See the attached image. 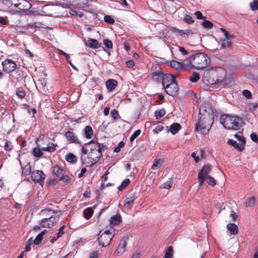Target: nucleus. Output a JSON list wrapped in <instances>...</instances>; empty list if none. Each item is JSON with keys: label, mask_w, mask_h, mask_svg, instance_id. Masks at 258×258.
<instances>
[{"label": "nucleus", "mask_w": 258, "mask_h": 258, "mask_svg": "<svg viewBox=\"0 0 258 258\" xmlns=\"http://www.w3.org/2000/svg\"><path fill=\"white\" fill-rule=\"evenodd\" d=\"M104 145L94 139L82 145L81 160L83 164L93 166L99 161L102 155Z\"/></svg>", "instance_id": "obj_1"}, {"label": "nucleus", "mask_w": 258, "mask_h": 258, "mask_svg": "<svg viewBox=\"0 0 258 258\" xmlns=\"http://www.w3.org/2000/svg\"><path fill=\"white\" fill-rule=\"evenodd\" d=\"M214 122V115L211 113H199L198 120L195 124V130L207 134Z\"/></svg>", "instance_id": "obj_2"}, {"label": "nucleus", "mask_w": 258, "mask_h": 258, "mask_svg": "<svg viewBox=\"0 0 258 258\" xmlns=\"http://www.w3.org/2000/svg\"><path fill=\"white\" fill-rule=\"evenodd\" d=\"M187 59L189 69L192 68L203 69L210 62V58L205 53L201 52L190 55Z\"/></svg>", "instance_id": "obj_3"}, {"label": "nucleus", "mask_w": 258, "mask_h": 258, "mask_svg": "<svg viewBox=\"0 0 258 258\" xmlns=\"http://www.w3.org/2000/svg\"><path fill=\"white\" fill-rule=\"evenodd\" d=\"M220 121L223 127L228 130H237L240 126L241 119L236 116L222 115L220 116Z\"/></svg>", "instance_id": "obj_4"}, {"label": "nucleus", "mask_w": 258, "mask_h": 258, "mask_svg": "<svg viewBox=\"0 0 258 258\" xmlns=\"http://www.w3.org/2000/svg\"><path fill=\"white\" fill-rule=\"evenodd\" d=\"M114 231L106 230L100 235L98 238V243L102 247H106L109 245L112 238L114 236Z\"/></svg>", "instance_id": "obj_5"}, {"label": "nucleus", "mask_w": 258, "mask_h": 258, "mask_svg": "<svg viewBox=\"0 0 258 258\" xmlns=\"http://www.w3.org/2000/svg\"><path fill=\"white\" fill-rule=\"evenodd\" d=\"M180 61H178L175 60H172L170 62V67L172 68L176 69H179L181 70H187L189 69V63H188V60L186 59H181Z\"/></svg>", "instance_id": "obj_6"}, {"label": "nucleus", "mask_w": 258, "mask_h": 258, "mask_svg": "<svg viewBox=\"0 0 258 258\" xmlns=\"http://www.w3.org/2000/svg\"><path fill=\"white\" fill-rule=\"evenodd\" d=\"M52 172L60 180L66 182L70 180V177L64 174V171L58 165H55L52 168Z\"/></svg>", "instance_id": "obj_7"}, {"label": "nucleus", "mask_w": 258, "mask_h": 258, "mask_svg": "<svg viewBox=\"0 0 258 258\" xmlns=\"http://www.w3.org/2000/svg\"><path fill=\"white\" fill-rule=\"evenodd\" d=\"M32 180L34 182H37L42 185L45 178V175L42 171L35 170H33L31 175Z\"/></svg>", "instance_id": "obj_8"}, {"label": "nucleus", "mask_w": 258, "mask_h": 258, "mask_svg": "<svg viewBox=\"0 0 258 258\" xmlns=\"http://www.w3.org/2000/svg\"><path fill=\"white\" fill-rule=\"evenodd\" d=\"M165 92L170 96L175 95L178 90V87L176 81L171 82V83L167 84L164 87Z\"/></svg>", "instance_id": "obj_9"}, {"label": "nucleus", "mask_w": 258, "mask_h": 258, "mask_svg": "<svg viewBox=\"0 0 258 258\" xmlns=\"http://www.w3.org/2000/svg\"><path fill=\"white\" fill-rule=\"evenodd\" d=\"M53 215H51L49 217H46L51 227H52L58 221L59 217L62 215L61 211L57 210H52Z\"/></svg>", "instance_id": "obj_10"}, {"label": "nucleus", "mask_w": 258, "mask_h": 258, "mask_svg": "<svg viewBox=\"0 0 258 258\" xmlns=\"http://www.w3.org/2000/svg\"><path fill=\"white\" fill-rule=\"evenodd\" d=\"M3 70L8 73L15 71L17 66L15 62L10 59H6L2 62Z\"/></svg>", "instance_id": "obj_11"}, {"label": "nucleus", "mask_w": 258, "mask_h": 258, "mask_svg": "<svg viewBox=\"0 0 258 258\" xmlns=\"http://www.w3.org/2000/svg\"><path fill=\"white\" fill-rule=\"evenodd\" d=\"M67 141L70 143H75L82 146V142L79 140L76 134L73 132L68 131L64 134Z\"/></svg>", "instance_id": "obj_12"}, {"label": "nucleus", "mask_w": 258, "mask_h": 258, "mask_svg": "<svg viewBox=\"0 0 258 258\" xmlns=\"http://www.w3.org/2000/svg\"><path fill=\"white\" fill-rule=\"evenodd\" d=\"M127 238L122 239L120 240V243L117 247L116 251L114 252V255L119 256L121 255L125 251V248L126 246Z\"/></svg>", "instance_id": "obj_13"}, {"label": "nucleus", "mask_w": 258, "mask_h": 258, "mask_svg": "<svg viewBox=\"0 0 258 258\" xmlns=\"http://www.w3.org/2000/svg\"><path fill=\"white\" fill-rule=\"evenodd\" d=\"M31 8V4L26 0H19L16 7L19 10L22 11L28 10Z\"/></svg>", "instance_id": "obj_14"}, {"label": "nucleus", "mask_w": 258, "mask_h": 258, "mask_svg": "<svg viewBox=\"0 0 258 258\" xmlns=\"http://www.w3.org/2000/svg\"><path fill=\"white\" fill-rule=\"evenodd\" d=\"M212 169V165L208 163L203 166L202 169L199 172V173H201V175H202L203 176L207 177L209 176L208 174L211 171Z\"/></svg>", "instance_id": "obj_15"}, {"label": "nucleus", "mask_w": 258, "mask_h": 258, "mask_svg": "<svg viewBox=\"0 0 258 258\" xmlns=\"http://www.w3.org/2000/svg\"><path fill=\"white\" fill-rule=\"evenodd\" d=\"M175 81V77L174 75L166 74L164 75L162 78V85L163 87L167 84L171 83V82Z\"/></svg>", "instance_id": "obj_16"}, {"label": "nucleus", "mask_w": 258, "mask_h": 258, "mask_svg": "<svg viewBox=\"0 0 258 258\" xmlns=\"http://www.w3.org/2000/svg\"><path fill=\"white\" fill-rule=\"evenodd\" d=\"M117 85V82L113 79H109L106 82V86L107 90L109 91H112L115 89Z\"/></svg>", "instance_id": "obj_17"}, {"label": "nucleus", "mask_w": 258, "mask_h": 258, "mask_svg": "<svg viewBox=\"0 0 258 258\" xmlns=\"http://www.w3.org/2000/svg\"><path fill=\"white\" fill-rule=\"evenodd\" d=\"M227 143L229 145L234 147L236 149L239 151H243L244 148L243 145L241 143H237L235 140L232 139H229Z\"/></svg>", "instance_id": "obj_18"}, {"label": "nucleus", "mask_w": 258, "mask_h": 258, "mask_svg": "<svg viewBox=\"0 0 258 258\" xmlns=\"http://www.w3.org/2000/svg\"><path fill=\"white\" fill-rule=\"evenodd\" d=\"M86 45L92 48H98L100 47L101 44L98 42L96 39L89 38L88 43Z\"/></svg>", "instance_id": "obj_19"}, {"label": "nucleus", "mask_w": 258, "mask_h": 258, "mask_svg": "<svg viewBox=\"0 0 258 258\" xmlns=\"http://www.w3.org/2000/svg\"><path fill=\"white\" fill-rule=\"evenodd\" d=\"M93 135V131L90 125L85 126L84 130V136L88 139H90Z\"/></svg>", "instance_id": "obj_20"}, {"label": "nucleus", "mask_w": 258, "mask_h": 258, "mask_svg": "<svg viewBox=\"0 0 258 258\" xmlns=\"http://www.w3.org/2000/svg\"><path fill=\"white\" fill-rule=\"evenodd\" d=\"M181 128L178 123H173L170 126L169 131L172 135H175Z\"/></svg>", "instance_id": "obj_21"}, {"label": "nucleus", "mask_w": 258, "mask_h": 258, "mask_svg": "<svg viewBox=\"0 0 258 258\" xmlns=\"http://www.w3.org/2000/svg\"><path fill=\"white\" fill-rule=\"evenodd\" d=\"M204 112V113H211L212 112V106L209 103H204L200 109V112Z\"/></svg>", "instance_id": "obj_22"}, {"label": "nucleus", "mask_w": 258, "mask_h": 258, "mask_svg": "<svg viewBox=\"0 0 258 258\" xmlns=\"http://www.w3.org/2000/svg\"><path fill=\"white\" fill-rule=\"evenodd\" d=\"M22 173L23 176L26 178L30 174H31V168L29 163L27 164L25 166L22 167Z\"/></svg>", "instance_id": "obj_23"}, {"label": "nucleus", "mask_w": 258, "mask_h": 258, "mask_svg": "<svg viewBox=\"0 0 258 258\" xmlns=\"http://www.w3.org/2000/svg\"><path fill=\"white\" fill-rule=\"evenodd\" d=\"M18 1L19 0H3V3L7 8H10L13 6L16 8Z\"/></svg>", "instance_id": "obj_24"}, {"label": "nucleus", "mask_w": 258, "mask_h": 258, "mask_svg": "<svg viewBox=\"0 0 258 258\" xmlns=\"http://www.w3.org/2000/svg\"><path fill=\"white\" fill-rule=\"evenodd\" d=\"M227 229L232 234H237L238 232V226L233 223H229L227 225Z\"/></svg>", "instance_id": "obj_25"}, {"label": "nucleus", "mask_w": 258, "mask_h": 258, "mask_svg": "<svg viewBox=\"0 0 258 258\" xmlns=\"http://www.w3.org/2000/svg\"><path fill=\"white\" fill-rule=\"evenodd\" d=\"M121 221V217L120 215L113 216L110 218V223L111 225L114 226L119 224Z\"/></svg>", "instance_id": "obj_26"}, {"label": "nucleus", "mask_w": 258, "mask_h": 258, "mask_svg": "<svg viewBox=\"0 0 258 258\" xmlns=\"http://www.w3.org/2000/svg\"><path fill=\"white\" fill-rule=\"evenodd\" d=\"M179 34L184 38H188L192 35L193 33L190 29L179 30L178 31Z\"/></svg>", "instance_id": "obj_27"}, {"label": "nucleus", "mask_w": 258, "mask_h": 258, "mask_svg": "<svg viewBox=\"0 0 258 258\" xmlns=\"http://www.w3.org/2000/svg\"><path fill=\"white\" fill-rule=\"evenodd\" d=\"M46 232V230H44L39 233L35 237V239L33 240V242L35 244L38 245L42 241L43 236Z\"/></svg>", "instance_id": "obj_28"}, {"label": "nucleus", "mask_w": 258, "mask_h": 258, "mask_svg": "<svg viewBox=\"0 0 258 258\" xmlns=\"http://www.w3.org/2000/svg\"><path fill=\"white\" fill-rule=\"evenodd\" d=\"M163 162V160L160 158H156L154 161V163L152 166V169L156 170L160 167L162 164Z\"/></svg>", "instance_id": "obj_29"}, {"label": "nucleus", "mask_w": 258, "mask_h": 258, "mask_svg": "<svg viewBox=\"0 0 258 258\" xmlns=\"http://www.w3.org/2000/svg\"><path fill=\"white\" fill-rule=\"evenodd\" d=\"M41 149H40V147H36L34 148H33L32 151V155L35 157L37 158L40 157L42 154L43 153L42 152Z\"/></svg>", "instance_id": "obj_30"}, {"label": "nucleus", "mask_w": 258, "mask_h": 258, "mask_svg": "<svg viewBox=\"0 0 258 258\" xmlns=\"http://www.w3.org/2000/svg\"><path fill=\"white\" fill-rule=\"evenodd\" d=\"M66 160L71 163H75L77 161V158L73 153H69L66 156Z\"/></svg>", "instance_id": "obj_31"}, {"label": "nucleus", "mask_w": 258, "mask_h": 258, "mask_svg": "<svg viewBox=\"0 0 258 258\" xmlns=\"http://www.w3.org/2000/svg\"><path fill=\"white\" fill-rule=\"evenodd\" d=\"M52 210L55 209L47 206V207L45 209L41 210V215L44 216H47L48 217H49L51 215H53Z\"/></svg>", "instance_id": "obj_32"}, {"label": "nucleus", "mask_w": 258, "mask_h": 258, "mask_svg": "<svg viewBox=\"0 0 258 258\" xmlns=\"http://www.w3.org/2000/svg\"><path fill=\"white\" fill-rule=\"evenodd\" d=\"M255 201L254 197L252 196L248 198L244 204L245 207H250L253 206Z\"/></svg>", "instance_id": "obj_33"}, {"label": "nucleus", "mask_w": 258, "mask_h": 258, "mask_svg": "<svg viewBox=\"0 0 258 258\" xmlns=\"http://www.w3.org/2000/svg\"><path fill=\"white\" fill-rule=\"evenodd\" d=\"M41 150L42 151L51 152H53L55 150V148L54 147L53 143H49L46 147H42Z\"/></svg>", "instance_id": "obj_34"}, {"label": "nucleus", "mask_w": 258, "mask_h": 258, "mask_svg": "<svg viewBox=\"0 0 258 258\" xmlns=\"http://www.w3.org/2000/svg\"><path fill=\"white\" fill-rule=\"evenodd\" d=\"M201 25L206 29H210L213 28V23L209 20H204L201 23Z\"/></svg>", "instance_id": "obj_35"}, {"label": "nucleus", "mask_w": 258, "mask_h": 258, "mask_svg": "<svg viewBox=\"0 0 258 258\" xmlns=\"http://www.w3.org/2000/svg\"><path fill=\"white\" fill-rule=\"evenodd\" d=\"M235 138L241 142V144L244 145L246 143V141L244 137L242 135V133L241 132H237L235 134Z\"/></svg>", "instance_id": "obj_36"}, {"label": "nucleus", "mask_w": 258, "mask_h": 258, "mask_svg": "<svg viewBox=\"0 0 258 258\" xmlns=\"http://www.w3.org/2000/svg\"><path fill=\"white\" fill-rule=\"evenodd\" d=\"M16 95L20 99H23L26 96V92L23 88H18L16 90Z\"/></svg>", "instance_id": "obj_37"}, {"label": "nucleus", "mask_w": 258, "mask_h": 258, "mask_svg": "<svg viewBox=\"0 0 258 258\" xmlns=\"http://www.w3.org/2000/svg\"><path fill=\"white\" fill-rule=\"evenodd\" d=\"M93 214V210L91 208H88L84 211V217L87 219H89L91 217H92Z\"/></svg>", "instance_id": "obj_38"}, {"label": "nucleus", "mask_w": 258, "mask_h": 258, "mask_svg": "<svg viewBox=\"0 0 258 258\" xmlns=\"http://www.w3.org/2000/svg\"><path fill=\"white\" fill-rule=\"evenodd\" d=\"M165 114V110L164 109V108H162L160 110H157L155 112V116L156 117V118L157 119H158L163 116H164Z\"/></svg>", "instance_id": "obj_39"}, {"label": "nucleus", "mask_w": 258, "mask_h": 258, "mask_svg": "<svg viewBox=\"0 0 258 258\" xmlns=\"http://www.w3.org/2000/svg\"><path fill=\"white\" fill-rule=\"evenodd\" d=\"M173 248L171 246H168L165 251L164 258H172L173 256Z\"/></svg>", "instance_id": "obj_40"}, {"label": "nucleus", "mask_w": 258, "mask_h": 258, "mask_svg": "<svg viewBox=\"0 0 258 258\" xmlns=\"http://www.w3.org/2000/svg\"><path fill=\"white\" fill-rule=\"evenodd\" d=\"M189 79L191 82L196 83L200 79V75L198 73L194 72Z\"/></svg>", "instance_id": "obj_41"}, {"label": "nucleus", "mask_w": 258, "mask_h": 258, "mask_svg": "<svg viewBox=\"0 0 258 258\" xmlns=\"http://www.w3.org/2000/svg\"><path fill=\"white\" fill-rule=\"evenodd\" d=\"M128 183H129V179H126L124 180L122 182L121 184L117 187L118 189L120 191L123 190L127 186V185L128 184Z\"/></svg>", "instance_id": "obj_42"}, {"label": "nucleus", "mask_w": 258, "mask_h": 258, "mask_svg": "<svg viewBox=\"0 0 258 258\" xmlns=\"http://www.w3.org/2000/svg\"><path fill=\"white\" fill-rule=\"evenodd\" d=\"M141 133V131L140 129L136 130L134 133L130 136V142H133L135 139H136Z\"/></svg>", "instance_id": "obj_43"}, {"label": "nucleus", "mask_w": 258, "mask_h": 258, "mask_svg": "<svg viewBox=\"0 0 258 258\" xmlns=\"http://www.w3.org/2000/svg\"><path fill=\"white\" fill-rule=\"evenodd\" d=\"M50 224H49V222H48L46 218H44L41 220V221L40 222V226L42 227H46V228H51Z\"/></svg>", "instance_id": "obj_44"}, {"label": "nucleus", "mask_w": 258, "mask_h": 258, "mask_svg": "<svg viewBox=\"0 0 258 258\" xmlns=\"http://www.w3.org/2000/svg\"><path fill=\"white\" fill-rule=\"evenodd\" d=\"M33 242V237L30 238L28 241H27L26 247H25V251H29L31 250V245Z\"/></svg>", "instance_id": "obj_45"}, {"label": "nucleus", "mask_w": 258, "mask_h": 258, "mask_svg": "<svg viewBox=\"0 0 258 258\" xmlns=\"http://www.w3.org/2000/svg\"><path fill=\"white\" fill-rule=\"evenodd\" d=\"M250 8L252 11H256L258 10V0H253L250 4Z\"/></svg>", "instance_id": "obj_46"}, {"label": "nucleus", "mask_w": 258, "mask_h": 258, "mask_svg": "<svg viewBox=\"0 0 258 258\" xmlns=\"http://www.w3.org/2000/svg\"><path fill=\"white\" fill-rule=\"evenodd\" d=\"M257 106H258L257 103H252V102L248 103L247 105V109L251 111L255 110L256 109V108L257 107Z\"/></svg>", "instance_id": "obj_47"}, {"label": "nucleus", "mask_w": 258, "mask_h": 258, "mask_svg": "<svg viewBox=\"0 0 258 258\" xmlns=\"http://www.w3.org/2000/svg\"><path fill=\"white\" fill-rule=\"evenodd\" d=\"M221 45L223 47H230L231 45V41L225 39L221 40Z\"/></svg>", "instance_id": "obj_48"}, {"label": "nucleus", "mask_w": 258, "mask_h": 258, "mask_svg": "<svg viewBox=\"0 0 258 258\" xmlns=\"http://www.w3.org/2000/svg\"><path fill=\"white\" fill-rule=\"evenodd\" d=\"M104 20L105 22L110 24H113L114 23V19L110 16L106 15L104 17Z\"/></svg>", "instance_id": "obj_49"}, {"label": "nucleus", "mask_w": 258, "mask_h": 258, "mask_svg": "<svg viewBox=\"0 0 258 258\" xmlns=\"http://www.w3.org/2000/svg\"><path fill=\"white\" fill-rule=\"evenodd\" d=\"M172 183L173 182L171 181L168 180L163 183L160 187L165 189H169L171 187Z\"/></svg>", "instance_id": "obj_50"}, {"label": "nucleus", "mask_w": 258, "mask_h": 258, "mask_svg": "<svg viewBox=\"0 0 258 258\" xmlns=\"http://www.w3.org/2000/svg\"><path fill=\"white\" fill-rule=\"evenodd\" d=\"M201 174V173H198V179L199 180V186H202L206 179V177L203 176Z\"/></svg>", "instance_id": "obj_51"}, {"label": "nucleus", "mask_w": 258, "mask_h": 258, "mask_svg": "<svg viewBox=\"0 0 258 258\" xmlns=\"http://www.w3.org/2000/svg\"><path fill=\"white\" fill-rule=\"evenodd\" d=\"M206 179H208L209 181H208V184L211 186H214L216 184V181L214 178L211 176L210 175L206 177Z\"/></svg>", "instance_id": "obj_52"}, {"label": "nucleus", "mask_w": 258, "mask_h": 258, "mask_svg": "<svg viewBox=\"0 0 258 258\" xmlns=\"http://www.w3.org/2000/svg\"><path fill=\"white\" fill-rule=\"evenodd\" d=\"M179 51L182 56H186L189 54V51L186 50L183 47L177 46Z\"/></svg>", "instance_id": "obj_53"}, {"label": "nucleus", "mask_w": 258, "mask_h": 258, "mask_svg": "<svg viewBox=\"0 0 258 258\" xmlns=\"http://www.w3.org/2000/svg\"><path fill=\"white\" fill-rule=\"evenodd\" d=\"M4 148L6 150L10 151L13 148L12 143L9 141H6Z\"/></svg>", "instance_id": "obj_54"}, {"label": "nucleus", "mask_w": 258, "mask_h": 258, "mask_svg": "<svg viewBox=\"0 0 258 258\" xmlns=\"http://www.w3.org/2000/svg\"><path fill=\"white\" fill-rule=\"evenodd\" d=\"M110 114L113 120L117 119V117L119 116V113L118 111L115 109L111 110Z\"/></svg>", "instance_id": "obj_55"}, {"label": "nucleus", "mask_w": 258, "mask_h": 258, "mask_svg": "<svg viewBox=\"0 0 258 258\" xmlns=\"http://www.w3.org/2000/svg\"><path fill=\"white\" fill-rule=\"evenodd\" d=\"M184 20L188 24H191L194 22L193 18L188 15H186L184 18Z\"/></svg>", "instance_id": "obj_56"}, {"label": "nucleus", "mask_w": 258, "mask_h": 258, "mask_svg": "<svg viewBox=\"0 0 258 258\" xmlns=\"http://www.w3.org/2000/svg\"><path fill=\"white\" fill-rule=\"evenodd\" d=\"M103 43L106 47H107L108 49L112 48V42L108 39H104L103 40Z\"/></svg>", "instance_id": "obj_57"}, {"label": "nucleus", "mask_w": 258, "mask_h": 258, "mask_svg": "<svg viewBox=\"0 0 258 258\" xmlns=\"http://www.w3.org/2000/svg\"><path fill=\"white\" fill-rule=\"evenodd\" d=\"M124 145V144L123 142H120L118 144L117 146L115 147L114 148V152L116 153H118L120 151V149L122 148Z\"/></svg>", "instance_id": "obj_58"}, {"label": "nucleus", "mask_w": 258, "mask_h": 258, "mask_svg": "<svg viewBox=\"0 0 258 258\" xmlns=\"http://www.w3.org/2000/svg\"><path fill=\"white\" fill-rule=\"evenodd\" d=\"M64 227L65 226L63 225L60 228H59L58 232L56 233V239H58L59 237H61L64 234L63 229Z\"/></svg>", "instance_id": "obj_59"}, {"label": "nucleus", "mask_w": 258, "mask_h": 258, "mask_svg": "<svg viewBox=\"0 0 258 258\" xmlns=\"http://www.w3.org/2000/svg\"><path fill=\"white\" fill-rule=\"evenodd\" d=\"M242 94L247 99H249L251 97V93L248 90H244L243 91Z\"/></svg>", "instance_id": "obj_60"}, {"label": "nucleus", "mask_w": 258, "mask_h": 258, "mask_svg": "<svg viewBox=\"0 0 258 258\" xmlns=\"http://www.w3.org/2000/svg\"><path fill=\"white\" fill-rule=\"evenodd\" d=\"M141 255V251L140 250H136L133 252L131 258H140Z\"/></svg>", "instance_id": "obj_61"}, {"label": "nucleus", "mask_w": 258, "mask_h": 258, "mask_svg": "<svg viewBox=\"0 0 258 258\" xmlns=\"http://www.w3.org/2000/svg\"><path fill=\"white\" fill-rule=\"evenodd\" d=\"M195 15L198 19H204L206 18V17H204L200 11H196L195 13Z\"/></svg>", "instance_id": "obj_62"}, {"label": "nucleus", "mask_w": 258, "mask_h": 258, "mask_svg": "<svg viewBox=\"0 0 258 258\" xmlns=\"http://www.w3.org/2000/svg\"><path fill=\"white\" fill-rule=\"evenodd\" d=\"M123 210L125 212H128L129 210V201L127 199H125L124 200Z\"/></svg>", "instance_id": "obj_63"}, {"label": "nucleus", "mask_w": 258, "mask_h": 258, "mask_svg": "<svg viewBox=\"0 0 258 258\" xmlns=\"http://www.w3.org/2000/svg\"><path fill=\"white\" fill-rule=\"evenodd\" d=\"M250 138L254 142L258 143V137L255 133H251L250 135Z\"/></svg>", "instance_id": "obj_64"}]
</instances>
